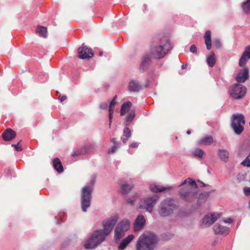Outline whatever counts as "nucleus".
Segmentation results:
<instances>
[{"instance_id":"f257e3e1","label":"nucleus","mask_w":250,"mask_h":250,"mask_svg":"<svg viewBox=\"0 0 250 250\" xmlns=\"http://www.w3.org/2000/svg\"><path fill=\"white\" fill-rule=\"evenodd\" d=\"M96 176L93 174L88 185L84 186L82 189L81 202L82 209L83 212H86L90 207L92 200V192L96 181Z\"/></svg>"},{"instance_id":"f03ea898","label":"nucleus","mask_w":250,"mask_h":250,"mask_svg":"<svg viewBox=\"0 0 250 250\" xmlns=\"http://www.w3.org/2000/svg\"><path fill=\"white\" fill-rule=\"evenodd\" d=\"M158 242L157 237L154 233L141 234L136 243V250H153Z\"/></svg>"},{"instance_id":"7ed1b4c3","label":"nucleus","mask_w":250,"mask_h":250,"mask_svg":"<svg viewBox=\"0 0 250 250\" xmlns=\"http://www.w3.org/2000/svg\"><path fill=\"white\" fill-rule=\"evenodd\" d=\"M165 39L167 42L168 41L165 38L161 39L155 38L152 42L148 52L155 59L159 60L163 58L167 53L168 50L165 48L166 44L163 43V41Z\"/></svg>"},{"instance_id":"20e7f679","label":"nucleus","mask_w":250,"mask_h":250,"mask_svg":"<svg viewBox=\"0 0 250 250\" xmlns=\"http://www.w3.org/2000/svg\"><path fill=\"white\" fill-rule=\"evenodd\" d=\"M178 205L174 199L167 198L160 203L158 212L161 217H167L172 214L178 208Z\"/></svg>"},{"instance_id":"39448f33","label":"nucleus","mask_w":250,"mask_h":250,"mask_svg":"<svg viewBox=\"0 0 250 250\" xmlns=\"http://www.w3.org/2000/svg\"><path fill=\"white\" fill-rule=\"evenodd\" d=\"M106 236L100 229L95 230L85 242L83 247L87 250L94 249L104 242Z\"/></svg>"},{"instance_id":"423d86ee","label":"nucleus","mask_w":250,"mask_h":250,"mask_svg":"<svg viewBox=\"0 0 250 250\" xmlns=\"http://www.w3.org/2000/svg\"><path fill=\"white\" fill-rule=\"evenodd\" d=\"M245 124V117L241 114H233L231 125L236 134L240 135L244 130L243 125Z\"/></svg>"},{"instance_id":"0eeeda50","label":"nucleus","mask_w":250,"mask_h":250,"mask_svg":"<svg viewBox=\"0 0 250 250\" xmlns=\"http://www.w3.org/2000/svg\"><path fill=\"white\" fill-rule=\"evenodd\" d=\"M130 221L126 219L121 220L114 229V239L116 241L120 240L125 235L130 228Z\"/></svg>"},{"instance_id":"6e6552de","label":"nucleus","mask_w":250,"mask_h":250,"mask_svg":"<svg viewBox=\"0 0 250 250\" xmlns=\"http://www.w3.org/2000/svg\"><path fill=\"white\" fill-rule=\"evenodd\" d=\"M119 216L116 214L109 218H106L102 222L103 229H100L104 234L107 236L112 231L115 224L119 219Z\"/></svg>"},{"instance_id":"1a4fd4ad","label":"nucleus","mask_w":250,"mask_h":250,"mask_svg":"<svg viewBox=\"0 0 250 250\" xmlns=\"http://www.w3.org/2000/svg\"><path fill=\"white\" fill-rule=\"evenodd\" d=\"M229 92L231 98L241 99L245 96L247 88L241 84L235 83L229 87Z\"/></svg>"},{"instance_id":"9d476101","label":"nucleus","mask_w":250,"mask_h":250,"mask_svg":"<svg viewBox=\"0 0 250 250\" xmlns=\"http://www.w3.org/2000/svg\"><path fill=\"white\" fill-rule=\"evenodd\" d=\"M160 196L158 195H154L152 196L145 198L141 201L139 205L140 209H145L149 213H151L153 208Z\"/></svg>"},{"instance_id":"9b49d317","label":"nucleus","mask_w":250,"mask_h":250,"mask_svg":"<svg viewBox=\"0 0 250 250\" xmlns=\"http://www.w3.org/2000/svg\"><path fill=\"white\" fill-rule=\"evenodd\" d=\"M179 194L183 200L187 202H192L194 199L197 198V193L189 187L181 189Z\"/></svg>"},{"instance_id":"f8f14e48","label":"nucleus","mask_w":250,"mask_h":250,"mask_svg":"<svg viewBox=\"0 0 250 250\" xmlns=\"http://www.w3.org/2000/svg\"><path fill=\"white\" fill-rule=\"evenodd\" d=\"M153 57L148 52H146L142 57L141 62L140 63L139 71L141 73H144L149 67L151 60Z\"/></svg>"},{"instance_id":"ddd939ff","label":"nucleus","mask_w":250,"mask_h":250,"mask_svg":"<svg viewBox=\"0 0 250 250\" xmlns=\"http://www.w3.org/2000/svg\"><path fill=\"white\" fill-rule=\"evenodd\" d=\"M78 57L83 60L91 58L94 56L92 50L83 44L78 48Z\"/></svg>"},{"instance_id":"4468645a","label":"nucleus","mask_w":250,"mask_h":250,"mask_svg":"<svg viewBox=\"0 0 250 250\" xmlns=\"http://www.w3.org/2000/svg\"><path fill=\"white\" fill-rule=\"evenodd\" d=\"M220 217V215L219 214L215 215L214 213H211L210 215H206L202 219V226L209 227L213 224Z\"/></svg>"},{"instance_id":"2eb2a0df","label":"nucleus","mask_w":250,"mask_h":250,"mask_svg":"<svg viewBox=\"0 0 250 250\" xmlns=\"http://www.w3.org/2000/svg\"><path fill=\"white\" fill-rule=\"evenodd\" d=\"M250 59V46H247L245 48V50L240 57L239 61V65L240 67L245 66L248 60Z\"/></svg>"},{"instance_id":"dca6fc26","label":"nucleus","mask_w":250,"mask_h":250,"mask_svg":"<svg viewBox=\"0 0 250 250\" xmlns=\"http://www.w3.org/2000/svg\"><path fill=\"white\" fill-rule=\"evenodd\" d=\"M211 191H208V192H204L202 193H201L198 197L197 204H196V207L194 208L192 207L194 209H198L201 207V206L206 203L207 201L208 198L209 197Z\"/></svg>"},{"instance_id":"f3484780","label":"nucleus","mask_w":250,"mask_h":250,"mask_svg":"<svg viewBox=\"0 0 250 250\" xmlns=\"http://www.w3.org/2000/svg\"><path fill=\"white\" fill-rule=\"evenodd\" d=\"M146 223V220L142 214H139L135 220L134 229L138 231L143 229Z\"/></svg>"},{"instance_id":"a211bd4d","label":"nucleus","mask_w":250,"mask_h":250,"mask_svg":"<svg viewBox=\"0 0 250 250\" xmlns=\"http://www.w3.org/2000/svg\"><path fill=\"white\" fill-rule=\"evenodd\" d=\"M249 77V69L247 67H245L242 71H240L238 73L236 80L239 83H243L248 79Z\"/></svg>"},{"instance_id":"6ab92c4d","label":"nucleus","mask_w":250,"mask_h":250,"mask_svg":"<svg viewBox=\"0 0 250 250\" xmlns=\"http://www.w3.org/2000/svg\"><path fill=\"white\" fill-rule=\"evenodd\" d=\"M16 133L11 128H7L2 134L1 137L5 141H10L16 137Z\"/></svg>"},{"instance_id":"aec40b11","label":"nucleus","mask_w":250,"mask_h":250,"mask_svg":"<svg viewBox=\"0 0 250 250\" xmlns=\"http://www.w3.org/2000/svg\"><path fill=\"white\" fill-rule=\"evenodd\" d=\"M142 88V85L137 81L131 80L128 83V88L130 92H138Z\"/></svg>"},{"instance_id":"412c9836","label":"nucleus","mask_w":250,"mask_h":250,"mask_svg":"<svg viewBox=\"0 0 250 250\" xmlns=\"http://www.w3.org/2000/svg\"><path fill=\"white\" fill-rule=\"evenodd\" d=\"M213 230L216 234H228L229 230L226 227L222 226L219 224H216L213 227Z\"/></svg>"},{"instance_id":"4be33fe9","label":"nucleus","mask_w":250,"mask_h":250,"mask_svg":"<svg viewBox=\"0 0 250 250\" xmlns=\"http://www.w3.org/2000/svg\"><path fill=\"white\" fill-rule=\"evenodd\" d=\"M134 238V236L133 234H130L127 237L124 239L118 246V250H125L127 245L132 241Z\"/></svg>"},{"instance_id":"5701e85b","label":"nucleus","mask_w":250,"mask_h":250,"mask_svg":"<svg viewBox=\"0 0 250 250\" xmlns=\"http://www.w3.org/2000/svg\"><path fill=\"white\" fill-rule=\"evenodd\" d=\"M150 190L154 193L162 192L165 190L169 189L170 187H160L156 184H152L149 186Z\"/></svg>"},{"instance_id":"b1692460","label":"nucleus","mask_w":250,"mask_h":250,"mask_svg":"<svg viewBox=\"0 0 250 250\" xmlns=\"http://www.w3.org/2000/svg\"><path fill=\"white\" fill-rule=\"evenodd\" d=\"M217 154L222 161L225 163L228 162L229 154L227 150L219 149L218 150Z\"/></svg>"},{"instance_id":"393cba45","label":"nucleus","mask_w":250,"mask_h":250,"mask_svg":"<svg viewBox=\"0 0 250 250\" xmlns=\"http://www.w3.org/2000/svg\"><path fill=\"white\" fill-rule=\"evenodd\" d=\"M214 142L213 137L211 135H207L203 137L198 141L199 145H210Z\"/></svg>"},{"instance_id":"a878e982","label":"nucleus","mask_w":250,"mask_h":250,"mask_svg":"<svg viewBox=\"0 0 250 250\" xmlns=\"http://www.w3.org/2000/svg\"><path fill=\"white\" fill-rule=\"evenodd\" d=\"M205 42L207 47V49L209 50L212 47L211 39V31L207 30L204 35Z\"/></svg>"},{"instance_id":"bb28decb","label":"nucleus","mask_w":250,"mask_h":250,"mask_svg":"<svg viewBox=\"0 0 250 250\" xmlns=\"http://www.w3.org/2000/svg\"><path fill=\"white\" fill-rule=\"evenodd\" d=\"M90 152V147L88 146H85L83 147L74 151L72 153L73 157L78 156L79 155H84Z\"/></svg>"},{"instance_id":"cd10ccee","label":"nucleus","mask_w":250,"mask_h":250,"mask_svg":"<svg viewBox=\"0 0 250 250\" xmlns=\"http://www.w3.org/2000/svg\"><path fill=\"white\" fill-rule=\"evenodd\" d=\"M131 106L132 103L129 101L123 103L121 108V116H123L126 113L128 112Z\"/></svg>"},{"instance_id":"c85d7f7f","label":"nucleus","mask_w":250,"mask_h":250,"mask_svg":"<svg viewBox=\"0 0 250 250\" xmlns=\"http://www.w3.org/2000/svg\"><path fill=\"white\" fill-rule=\"evenodd\" d=\"M117 95H115L112 100L110 102L109 107V126L111 125L112 122V115L114 113V108L113 107L116 104L115 100L117 99Z\"/></svg>"},{"instance_id":"c756f323","label":"nucleus","mask_w":250,"mask_h":250,"mask_svg":"<svg viewBox=\"0 0 250 250\" xmlns=\"http://www.w3.org/2000/svg\"><path fill=\"white\" fill-rule=\"evenodd\" d=\"M53 167L59 173H62L63 171V168L62 163L58 158H54L53 160Z\"/></svg>"},{"instance_id":"7c9ffc66","label":"nucleus","mask_w":250,"mask_h":250,"mask_svg":"<svg viewBox=\"0 0 250 250\" xmlns=\"http://www.w3.org/2000/svg\"><path fill=\"white\" fill-rule=\"evenodd\" d=\"M133 186L131 185L124 183L121 187V192L124 195L127 194L129 191L132 189Z\"/></svg>"},{"instance_id":"2f4dec72","label":"nucleus","mask_w":250,"mask_h":250,"mask_svg":"<svg viewBox=\"0 0 250 250\" xmlns=\"http://www.w3.org/2000/svg\"><path fill=\"white\" fill-rule=\"evenodd\" d=\"M131 135V132L130 129L127 127H125L124 129L123 136H125V138L123 137L121 138L123 143L125 144L128 138L130 137Z\"/></svg>"},{"instance_id":"473e14b6","label":"nucleus","mask_w":250,"mask_h":250,"mask_svg":"<svg viewBox=\"0 0 250 250\" xmlns=\"http://www.w3.org/2000/svg\"><path fill=\"white\" fill-rule=\"evenodd\" d=\"M36 32L39 33L41 37L45 38L47 36V30L46 27L38 25L37 27Z\"/></svg>"},{"instance_id":"72a5a7b5","label":"nucleus","mask_w":250,"mask_h":250,"mask_svg":"<svg viewBox=\"0 0 250 250\" xmlns=\"http://www.w3.org/2000/svg\"><path fill=\"white\" fill-rule=\"evenodd\" d=\"M135 113L134 111H131L126 116L124 125L128 126L130 125L131 122L133 120L135 117Z\"/></svg>"},{"instance_id":"f704fd0d","label":"nucleus","mask_w":250,"mask_h":250,"mask_svg":"<svg viewBox=\"0 0 250 250\" xmlns=\"http://www.w3.org/2000/svg\"><path fill=\"white\" fill-rule=\"evenodd\" d=\"M187 183H188V185L191 187H194L196 188H198V186L195 181L189 178L186 179L182 183H181L179 186V187H182Z\"/></svg>"},{"instance_id":"c9c22d12","label":"nucleus","mask_w":250,"mask_h":250,"mask_svg":"<svg viewBox=\"0 0 250 250\" xmlns=\"http://www.w3.org/2000/svg\"><path fill=\"white\" fill-rule=\"evenodd\" d=\"M207 63L209 66L213 67L215 64V55L214 54H211L207 58Z\"/></svg>"},{"instance_id":"e433bc0d","label":"nucleus","mask_w":250,"mask_h":250,"mask_svg":"<svg viewBox=\"0 0 250 250\" xmlns=\"http://www.w3.org/2000/svg\"><path fill=\"white\" fill-rule=\"evenodd\" d=\"M193 154L195 156L202 158L205 152L202 149L198 148L194 150Z\"/></svg>"},{"instance_id":"4c0bfd02","label":"nucleus","mask_w":250,"mask_h":250,"mask_svg":"<svg viewBox=\"0 0 250 250\" xmlns=\"http://www.w3.org/2000/svg\"><path fill=\"white\" fill-rule=\"evenodd\" d=\"M242 9L246 12L250 11V0H247L243 3Z\"/></svg>"},{"instance_id":"58836bf2","label":"nucleus","mask_w":250,"mask_h":250,"mask_svg":"<svg viewBox=\"0 0 250 250\" xmlns=\"http://www.w3.org/2000/svg\"><path fill=\"white\" fill-rule=\"evenodd\" d=\"M21 141L20 140L18 144H12L11 146L13 147H14L15 150L17 151H21L22 150V147L21 146H20V143L21 142Z\"/></svg>"},{"instance_id":"ea45409f","label":"nucleus","mask_w":250,"mask_h":250,"mask_svg":"<svg viewBox=\"0 0 250 250\" xmlns=\"http://www.w3.org/2000/svg\"><path fill=\"white\" fill-rule=\"evenodd\" d=\"M250 155V153L249 155L241 163V165L245 167H250V159L249 158Z\"/></svg>"},{"instance_id":"a19ab883","label":"nucleus","mask_w":250,"mask_h":250,"mask_svg":"<svg viewBox=\"0 0 250 250\" xmlns=\"http://www.w3.org/2000/svg\"><path fill=\"white\" fill-rule=\"evenodd\" d=\"M139 196L138 194H136L135 196L132 197V198H128L127 200V203L133 205L136 198Z\"/></svg>"},{"instance_id":"79ce46f5","label":"nucleus","mask_w":250,"mask_h":250,"mask_svg":"<svg viewBox=\"0 0 250 250\" xmlns=\"http://www.w3.org/2000/svg\"><path fill=\"white\" fill-rule=\"evenodd\" d=\"M222 44L221 42L218 39H216L214 40L213 42V46L216 48H219L221 47Z\"/></svg>"},{"instance_id":"37998d69","label":"nucleus","mask_w":250,"mask_h":250,"mask_svg":"<svg viewBox=\"0 0 250 250\" xmlns=\"http://www.w3.org/2000/svg\"><path fill=\"white\" fill-rule=\"evenodd\" d=\"M111 142L113 144V146H115L116 147L119 148L121 146V143L120 142H117L115 138L111 139Z\"/></svg>"},{"instance_id":"c03bdc74","label":"nucleus","mask_w":250,"mask_h":250,"mask_svg":"<svg viewBox=\"0 0 250 250\" xmlns=\"http://www.w3.org/2000/svg\"><path fill=\"white\" fill-rule=\"evenodd\" d=\"M189 50L191 52L194 54L196 53L197 52L196 46L194 44H193L190 46Z\"/></svg>"},{"instance_id":"a18cd8bd","label":"nucleus","mask_w":250,"mask_h":250,"mask_svg":"<svg viewBox=\"0 0 250 250\" xmlns=\"http://www.w3.org/2000/svg\"><path fill=\"white\" fill-rule=\"evenodd\" d=\"M245 194L247 196L250 195V188L245 187L243 189Z\"/></svg>"},{"instance_id":"49530a36","label":"nucleus","mask_w":250,"mask_h":250,"mask_svg":"<svg viewBox=\"0 0 250 250\" xmlns=\"http://www.w3.org/2000/svg\"><path fill=\"white\" fill-rule=\"evenodd\" d=\"M118 147H116L115 146H112L108 150V153L110 154L114 153L117 149H118Z\"/></svg>"},{"instance_id":"de8ad7c7","label":"nucleus","mask_w":250,"mask_h":250,"mask_svg":"<svg viewBox=\"0 0 250 250\" xmlns=\"http://www.w3.org/2000/svg\"><path fill=\"white\" fill-rule=\"evenodd\" d=\"M100 107L101 109H105L107 107V104L105 102L102 103L101 104Z\"/></svg>"},{"instance_id":"09e8293b","label":"nucleus","mask_w":250,"mask_h":250,"mask_svg":"<svg viewBox=\"0 0 250 250\" xmlns=\"http://www.w3.org/2000/svg\"><path fill=\"white\" fill-rule=\"evenodd\" d=\"M138 146L139 144L137 142H133L130 145V146L132 148H136Z\"/></svg>"},{"instance_id":"8fccbe9b","label":"nucleus","mask_w":250,"mask_h":250,"mask_svg":"<svg viewBox=\"0 0 250 250\" xmlns=\"http://www.w3.org/2000/svg\"><path fill=\"white\" fill-rule=\"evenodd\" d=\"M60 101H61V102H62L63 101H64V100H65L66 99V96H60L59 98Z\"/></svg>"},{"instance_id":"3c124183","label":"nucleus","mask_w":250,"mask_h":250,"mask_svg":"<svg viewBox=\"0 0 250 250\" xmlns=\"http://www.w3.org/2000/svg\"><path fill=\"white\" fill-rule=\"evenodd\" d=\"M232 221H233V219H231V218H228L227 220L224 221V222L225 223H231L232 222Z\"/></svg>"},{"instance_id":"603ef678","label":"nucleus","mask_w":250,"mask_h":250,"mask_svg":"<svg viewBox=\"0 0 250 250\" xmlns=\"http://www.w3.org/2000/svg\"><path fill=\"white\" fill-rule=\"evenodd\" d=\"M197 182L199 183H200L202 184V187H206L207 186H208V185L205 184V183H204L203 182H202L199 180H198Z\"/></svg>"},{"instance_id":"864d4df0","label":"nucleus","mask_w":250,"mask_h":250,"mask_svg":"<svg viewBox=\"0 0 250 250\" xmlns=\"http://www.w3.org/2000/svg\"><path fill=\"white\" fill-rule=\"evenodd\" d=\"M187 63H184L182 65V69H186L187 68Z\"/></svg>"},{"instance_id":"5fc2aeb1","label":"nucleus","mask_w":250,"mask_h":250,"mask_svg":"<svg viewBox=\"0 0 250 250\" xmlns=\"http://www.w3.org/2000/svg\"><path fill=\"white\" fill-rule=\"evenodd\" d=\"M55 219H56V223L58 225H60L61 223L58 220V217L57 216H55Z\"/></svg>"},{"instance_id":"6e6d98bb","label":"nucleus","mask_w":250,"mask_h":250,"mask_svg":"<svg viewBox=\"0 0 250 250\" xmlns=\"http://www.w3.org/2000/svg\"><path fill=\"white\" fill-rule=\"evenodd\" d=\"M62 214H63L62 216L61 214H60L59 217L61 218L62 219V217H64L65 216V214L64 213H62Z\"/></svg>"},{"instance_id":"4d7b16f0","label":"nucleus","mask_w":250,"mask_h":250,"mask_svg":"<svg viewBox=\"0 0 250 250\" xmlns=\"http://www.w3.org/2000/svg\"><path fill=\"white\" fill-rule=\"evenodd\" d=\"M187 133L188 134V135H189L191 134V131L189 130H188L187 131Z\"/></svg>"},{"instance_id":"13d9d810","label":"nucleus","mask_w":250,"mask_h":250,"mask_svg":"<svg viewBox=\"0 0 250 250\" xmlns=\"http://www.w3.org/2000/svg\"><path fill=\"white\" fill-rule=\"evenodd\" d=\"M99 56H102L103 54V52L102 51H100L99 52Z\"/></svg>"},{"instance_id":"bf43d9fd","label":"nucleus","mask_w":250,"mask_h":250,"mask_svg":"<svg viewBox=\"0 0 250 250\" xmlns=\"http://www.w3.org/2000/svg\"><path fill=\"white\" fill-rule=\"evenodd\" d=\"M249 208H250V201L249 203Z\"/></svg>"},{"instance_id":"052dcab7","label":"nucleus","mask_w":250,"mask_h":250,"mask_svg":"<svg viewBox=\"0 0 250 250\" xmlns=\"http://www.w3.org/2000/svg\"><path fill=\"white\" fill-rule=\"evenodd\" d=\"M249 125H250V123H249Z\"/></svg>"}]
</instances>
